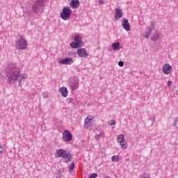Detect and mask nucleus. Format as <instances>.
Returning <instances> with one entry per match:
<instances>
[{
	"mask_svg": "<svg viewBox=\"0 0 178 178\" xmlns=\"http://www.w3.org/2000/svg\"><path fill=\"white\" fill-rule=\"evenodd\" d=\"M60 92H61V95L64 97V98H66V97H67V94L69 93L67 88L65 87L60 88Z\"/></svg>",
	"mask_w": 178,
	"mask_h": 178,
	"instance_id": "a211bd4d",
	"label": "nucleus"
},
{
	"mask_svg": "<svg viewBox=\"0 0 178 178\" xmlns=\"http://www.w3.org/2000/svg\"><path fill=\"white\" fill-rule=\"evenodd\" d=\"M73 62H74L73 58H65L58 61L61 65H72Z\"/></svg>",
	"mask_w": 178,
	"mask_h": 178,
	"instance_id": "9b49d317",
	"label": "nucleus"
},
{
	"mask_svg": "<svg viewBox=\"0 0 178 178\" xmlns=\"http://www.w3.org/2000/svg\"><path fill=\"white\" fill-rule=\"evenodd\" d=\"M97 177H98V174L97 173H92L88 177V178H97Z\"/></svg>",
	"mask_w": 178,
	"mask_h": 178,
	"instance_id": "bb28decb",
	"label": "nucleus"
},
{
	"mask_svg": "<svg viewBox=\"0 0 178 178\" xmlns=\"http://www.w3.org/2000/svg\"><path fill=\"white\" fill-rule=\"evenodd\" d=\"M45 6V0H36L32 6V10L33 13H38V10L41 8H44Z\"/></svg>",
	"mask_w": 178,
	"mask_h": 178,
	"instance_id": "20e7f679",
	"label": "nucleus"
},
{
	"mask_svg": "<svg viewBox=\"0 0 178 178\" xmlns=\"http://www.w3.org/2000/svg\"><path fill=\"white\" fill-rule=\"evenodd\" d=\"M163 73L164 74H170L172 73V66L169 64H164L163 66Z\"/></svg>",
	"mask_w": 178,
	"mask_h": 178,
	"instance_id": "ddd939ff",
	"label": "nucleus"
},
{
	"mask_svg": "<svg viewBox=\"0 0 178 178\" xmlns=\"http://www.w3.org/2000/svg\"><path fill=\"white\" fill-rule=\"evenodd\" d=\"M17 49L20 51H24L27 48V40L22 35H18L16 41H15Z\"/></svg>",
	"mask_w": 178,
	"mask_h": 178,
	"instance_id": "7ed1b4c3",
	"label": "nucleus"
},
{
	"mask_svg": "<svg viewBox=\"0 0 178 178\" xmlns=\"http://www.w3.org/2000/svg\"><path fill=\"white\" fill-rule=\"evenodd\" d=\"M177 123H178V117L175 118V119L174 120L175 127H177Z\"/></svg>",
	"mask_w": 178,
	"mask_h": 178,
	"instance_id": "cd10ccee",
	"label": "nucleus"
},
{
	"mask_svg": "<svg viewBox=\"0 0 178 178\" xmlns=\"http://www.w3.org/2000/svg\"><path fill=\"white\" fill-rule=\"evenodd\" d=\"M93 126H94V124L92 123V119L90 118V117H88L87 118H86L85 123H84L85 129H90V130H91Z\"/></svg>",
	"mask_w": 178,
	"mask_h": 178,
	"instance_id": "9d476101",
	"label": "nucleus"
},
{
	"mask_svg": "<svg viewBox=\"0 0 178 178\" xmlns=\"http://www.w3.org/2000/svg\"><path fill=\"white\" fill-rule=\"evenodd\" d=\"M70 46L72 48V49H77V48H81L82 44H79L76 42H72L70 44Z\"/></svg>",
	"mask_w": 178,
	"mask_h": 178,
	"instance_id": "6ab92c4d",
	"label": "nucleus"
},
{
	"mask_svg": "<svg viewBox=\"0 0 178 178\" xmlns=\"http://www.w3.org/2000/svg\"><path fill=\"white\" fill-rule=\"evenodd\" d=\"M120 145H121V147L123 149H126V148H127V142H126L125 140H124L122 142H121L120 143Z\"/></svg>",
	"mask_w": 178,
	"mask_h": 178,
	"instance_id": "5701e85b",
	"label": "nucleus"
},
{
	"mask_svg": "<svg viewBox=\"0 0 178 178\" xmlns=\"http://www.w3.org/2000/svg\"><path fill=\"white\" fill-rule=\"evenodd\" d=\"M115 20H119V19H122L123 17V10L120 8L115 9Z\"/></svg>",
	"mask_w": 178,
	"mask_h": 178,
	"instance_id": "4468645a",
	"label": "nucleus"
},
{
	"mask_svg": "<svg viewBox=\"0 0 178 178\" xmlns=\"http://www.w3.org/2000/svg\"><path fill=\"white\" fill-rule=\"evenodd\" d=\"M74 42H76L78 44H79L80 45H82L83 47H84V42H83V41H81V38L80 37V35H76L74 36Z\"/></svg>",
	"mask_w": 178,
	"mask_h": 178,
	"instance_id": "f3484780",
	"label": "nucleus"
},
{
	"mask_svg": "<svg viewBox=\"0 0 178 178\" xmlns=\"http://www.w3.org/2000/svg\"><path fill=\"white\" fill-rule=\"evenodd\" d=\"M99 5H104V0H99Z\"/></svg>",
	"mask_w": 178,
	"mask_h": 178,
	"instance_id": "72a5a7b5",
	"label": "nucleus"
},
{
	"mask_svg": "<svg viewBox=\"0 0 178 178\" xmlns=\"http://www.w3.org/2000/svg\"><path fill=\"white\" fill-rule=\"evenodd\" d=\"M74 169V162H72L71 165L69 166V171L73 172V170Z\"/></svg>",
	"mask_w": 178,
	"mask_h": 178,
	"instance_id": "393cba45",
	"label": "nucleus"
},
{
	"mask_svg": "<svg viewBox=\"0 0 178 178\" xmlns=\"http://www.w3.org/2000/svg\"><path fill=\"white\" fill-rule=\"evenodd\" d=\"M73 138V135L72 133L67 130H65L63 133V141H65V143H70L71 140Z\"/></svg>",
	"mask_w": 178,
	"mask_h": 178,
	"instance_id": "423d86ee",
	"label": "nucleus"
},
{
	"mask_svg": "<svg viewBox=\"0 0 178 178\" xmlns=\"http://www.w3.org/2000/svg\"><path fill=\"white\" fill-rule=\"evenodd\" d=\"M44 98H48V95H44Z\"/></svg>",
	"mask_w": 178,
	"mask_h": 178,
	"instance_id": "c9c22d12",
	"label": "nucleus"
},
{
	"mask_svg": "<svg viewBox=\"0 0 178 178\" xmlns=\"http://www.w3.org/2000/svg\"><path fill=\"white\" fill-rule=\"evenodd\" d=\"M3 152V147H2V144H0V154H2Z\"/></svg>",
	"mask_w": 178,
	"mask_h": 178,
	"instance_id": "2f4dec72",
	"label": "nucleus"
},
{
	"mask_svg": "<svg viewBox=\"0 0 178 178\" xmlns=\"http://www.w3.org/2000/svg\"><path fill=\"white\" fill-rule=\"evenodd\" d=\"M56 158H63L64 163H69L72 161V154L63 149H59L56 151Z\"/></svg>",
	"mask_w": 178,
	"mask_h": 178,
	"instance_id": "f03ea898",
	"label": "nucleus"
},
{
	"mask_svg": "<svg viewBox=\"0 0 178 178\" xmlns=\"http://www.w3.org/2000/svg\"><path fill=\"white\" fill-rule=\"evenodd\" d=\"M69 104H72L73 105H74V102H73V99H70Z\"/></svg>",
	"mask_w": 178,
	"mask_h": 178,
	"instance_id": "473e14b6",
	"label": "nucleus"
},
{
	"mask_svg": "<svg viewBox=\"0 0 178 178\" xmlns=\"http://www.w3.org/2000/svg\"><path fill=\"white\" fill-rule=\"evenodd\" d=\"M77 55L79 56L80 58H87L88 53H87L86 49L80 48L77 50Z\"/></svg>",
	"mask_w": 178,
	"mask_h": 178,
	"instance_id": "f8f14e48",
	"label": "nucleus"
},
{
	"mask_svg": "<svg viewBox=\"0 0 178 178\" xmlns=\"http://www.w3.org/2000/svg\"><path fill=\"white\" fill-rule=\"evenodd\" d=\"M150 26L148 27V31L145 32V33L143 35V37L145 38H149V36L151 35V33L152 32V30L155 29V24H154V22H150Z\"/></svg>",
	"mask_w": 178,
	"mask_h": 178,
	"instance_id": "6e6552de",
	"label": "nucleus"
},
{
	"mask_svg": "<svg viewBox=\"0 0 178 178\" xmlns=\"http://www.w3.org/2000/svg\"><path fill=\"white\" fill-rule=\"evenodd\" d=\"M6 76L8 84H15L18 81L20 84L26 79L24 74L20 76V68L16 64H10L6 68Z\"/></svg>",
	"mask_w": 178,
	"mask_h": 178,
	"instance_id": "f257e3e1",
	"label": "nucleus"
},
{
	"mask_svg": "<svg viewBox=\"0 0 178 178\" xmlns=\"http://www.w3.org/2000/svg\"><path fill=\"white\" fill-rule=\"evenodd\" d=\"M172 84H173V82L172 81H168L167 83V86L168 87H170V86H172Z\"/></svg>",
	"mask_w": 178,
	"mask_h": 178,
	"instance_id": "7c9ffc66",
	"label": "nucleus"
},
{
	"mask_svg": "<svg viewBox=\"0 0 178 178\" xmlns=\"http://www.w3.org/2000/svg\"><path fill=\"white\" fill-rule=\"evenodd\" d=\"M56 178H62V171L58 170V174L56 175Z\"/></svg>",
	"mask_w": 178,
	"mask_h": 178,
	"instance_id": "c85d7f7f",
	"label": "nucleus"
},
{
	"mask_svg": "<svg viewBox=\"0 0 178 178\" xmlns=\"http://www.w3.org/2000/svg\"><path fill=\"white\" fill-rule=\"evenodd\" d=\"M69 87H70L72 91L79 88V81L73 78L69 80Z\"/></svg>",
	"mask_w": 178,
	"mask_h": 178,
	"instance_id": "0eeeda50",
	"label": "nucleus"
},
{
	"mask_svg": "<svg viewBox=\"0 0 178 178\" xmlns=\"http://www.w3.org/2000/svg\"><path fill=\"white\" fill-rule=\"evenodd\" d=\"M122 26L124 30H126V31H130V30H131V26H130V24L129 23V19L126 18L122 19Z\"/></svg>",
	"mask_w": 178,
	"mask_h": 178,
	"instance_id": "1a4fd4ad",
	"label": "nucleus"
},
{
	"mask_svg": "<svg viewBox=\"0 0 178 178\" xmlns=\"http://www.w3.org/2000/svg\"><path fill=\"white\" fill-rule=\"evenodd\" d=\"M72 16V10L70 7L65 6L63 8V10L60 15V17L63 19V20H69Z\"/></svg>",
	"mask_w": 178,
	"mask_h": 178,
	"instance_id": "39448f33",
	"label": "nucleus"
},
{
	"mask_svg": "<svg viewBox=\"0 0 178 178\" xmlns=\"http://www.w3.org/2000/svg\"><path fill=\"white\" fill-rule=\"evenodd\" d=\"M94 133L95 134V138L97 140L104 138V131H102L101 129H96L94 130Z\"/></svg>",
	"mask_w": 178,
	"mask_h": 178,
	"instance_id": "2eb2a0df",
	"label": "nucleus"
},
{
	"mask_svg": "<svg viewBox=\"0 0 178 178\" xmlns=\"http://www.w3.org/2000/svg\"><path fill=\"white\" fill-rule=\"evenodd\" d=\"M112 162H119V156H113L111 157Z\"/></svg>",
	"mask_w": 178,
	"mask_h": 178,
	"instance_id": "b1692460",
	"label": "nucleus"
},
{
	"mask_svg": "<svg viewBox=\"0 0 178 178\" xmlns=\"http://www.w3.org/2000/svg\"><path fill=\"white\" fill-rule=\"evenodd\" d=\"M117 141L120 144L122 141H124V135L120 134L117 137Z\"/></svg>",
	"mask_w": 178,
	"mask_h": 178,
	"instance_id": "4be33fe9",
	"label": "nucleus"
},
{
	"mask_svg": "<svg viewBox=\"0 0 178 178\" xmlns=\"http://www.w3.org/2000/svg\"><path fill=\"white\" fill-rule=\"evenodd\" d=\"M119 47H120V42H116L112 44V48L113 49V51H119V49H120V48H119Z\"/></svg>",
	"mask_w": 178,
	"mask_h": 178,
	"instance_id": "aec40b11",
	"label": "nucleus"
},
{
	"mask_svg": "<svg viewBox=\"0 0 178 178\" xmlns=\"http://www.w3.org/2000/svg\"><path fill=\"white\" fill-rule=\"evenodd\" d=\"M3 77V74H2V72H0V79Z\"/></svg>",
	"mask_w": 178,
	"mask_h": 178,
	"instance_id": "f704fd0d",
	"label": "nucleus"
},
{
	"mask_svg": "<svg viewBox=\"0 0 178 178\" xmlns=\"http://www.w3.org/2000/svg\"><path fill=\"white\" fill-rule=\"evenodd\" d=\"M152 41H158L159 40V32L156 31L155 34L151 38Z\"/></svg>",
	"mask_w": 178,
	"mask_h": 178,
	"instance_id": "412c9836",
	"label": "nucleus"
},
{
	"mask_svg": "<svg viewBox=\"0 0 178 178\" xmlns=\"http://www.w3.org/2000/svg\"><path fill=\"white\" fill-rule=\"evenodd\" d=\"M118 66H120V67H123V66H124V62L120 60L118 62Z\"/></svg>",
	"mask_w": 178,
	"mask_h": 178,
	"instance_id": "c756f323",
	"label": "nucleus"
},
{
	"mask_svg": "<svg viewBox=\"0 0 178 178\" xmlns=\"http://www.w3.org/2000/svg\"><path fill=\"white\" fill-rule=\"evenodd\" d=\"M108 124L110 126H115V124H116V121L115 120H111L108 121Z\"/></svg>",
	"mask_w": 178,
	"mask_h": 178,
	"instance_id": "a878e982",
	"label": "nucleus"
},
{
	"mask_svg": "<svg viewBox=\"0 0 178 178\" xmlns=\"http://www.w3.org/2000/svg\"><path fill=\"white\" fill-rule=\"evenodd\" d=\"M154 120L155 121V118H154Z\"/></svg>",
	"mask_w": 178,
	"mask_h": 178,
	"instance_id": "e433bc0d",
	"label": "nucleus"
},
{
	"mask_svg": "<svg viewBox=\"0 0 178 178\" xmlns=\"http://www.w3.org/2000/svg\"><path fill=\"white\" fill-rule=\"evenodd\" d=\"M70 6L72 8V9H77L79 6H80V1L79 0H72L70 2Z\"/></svg>",
	"mask_w": 178,
	"mask_h": 178,
	"instance_id": "dca6fc26",
	"label": "nucleus"
}]
</instances>
